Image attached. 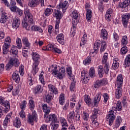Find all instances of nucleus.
I'll list each match as a JSON object with an SVG mask.
<instances>
[{"mask_svg":"<svg viewBox=\"0 0 130 130\" xmlns=\"http://www.w3.org/2000/svg\"><path fill=\"white\" fill-rule=\"evenodd\" d=\"M16 2H15V0H11L10 2V9L12 12H16L17 11V7L15 6H16Z\"/></svg>","mask_w":130,"mask_h":130,"instance_id":"39","label":"nucleus"},{"mask_svg":"<svg viewBox=\"0 0 130 130\" xmlns=\"http://www.w3.org/2000/svg\"><path fill=\"white\" fill-rule=\"evenodd\" d=\"M121 122H122L121 117L120 116H118L116 120V123H115L114 127L116 128H118L120 125Z\"/></svg>","mask_w":130,"mask_h":130,"instance_id":"47","label":"nucleus"},{"mask_svg":"<svg viewBox=\"0 0 130 130\" xmlns=\"http://www.w3.org/2000/svg\"><path fill=\"white\" fill-rule=\"evenodd\" d=\"M17 66V58L15 56L10 57L8 63L6 64L5 68L7 71H10L13 67Z\"/></svg>","mask_w":130,"mask_h":130,"instance_id":"4","label":"nucleus"},{"mask_svg":"<svg viewBox=\"0 0 130 130\" xmlns=\"http://www.w3.org/2000/svg\"><path fill=\"white\" fill-rule=\"evenodd\" d=\"M130 19V13L124 14L122 16V23L124 28H126L128 26L129 20Z\"/></svg>","mask_w":130,"mask_h":130,"instance_id":"9","label":"nucleus"},{"mask_svg":"<svg viewBox=\"0 0 130 130\" xmlns=\"http://www.w3.org/2000/svg\"><path fill=\"white\" fill-rule=\"evenodd\" d=\"M31 99H30L28 103V107L30 111L34 112V109H35V102H34V99L33 98H30Z\"/></svg>","mask_w":130,"mask_h":130,"instance_id":"31","label":"nucleus"},{"mask_svg":"<svg viewBox=\"0 0 130 130\" xmlns=\"http://www.w3.org/2000/svg\"><path fill=\"white\" fill-rule=\"evenodd\" d=\"M59 121L61 127H68V122L64 117H60L59 118Z\"/></svg>","mask_w":130,"mask_h":130,"instance_id":"36","label":"nucleus"},{"mask_svg":"<svg viewBox=\"0 0 130 130\" xmlns=\"http://www.w3.org/2000/svg\"><path fill=\"white\" fill-rule=\"evenodd\" d=\"M79 22V19H72L73 29H76V26Z\"/></svg>","mask_w":130,"mask_h":130,"instance_id":"57","label":"nucleus"},{"mask_svg":"<svg viewBox=\"0 0 130 130\" xmlns=\"http://www.w3.org/2000/svg\"><path fill=\"white\" fill-rule=\"evenodd\" d=\"M43 91V87L41 85H37L33 90V93L35 94H38L41 93Z\"/></svg>","mask_w":130,"mask_h":130,"instance_id":"25","label":"nucleus"},{"mask_svg":"<svg viewBox=\"0 0 130 130\" xmlns=\"http://www.w3.org/2000/svg\"><path fill=\"white\" fill-rule=\"evenodd\" d=\"M48 70L49 72H52L53 75H55L56 77L58 75V71L56 66L54 67L53 65H52L51 67L48 69Z\"/></svg>","mask_w":130,"mask_h":130,"instance_id":"29","label":"nucleus"},{"mask_svg":"<svg viewBox=\"0 0 130 130\" xmlns=\"http://www.w3.org/2000/svg\"><path fill=\"white\" fill-rule=\"evenodd\" d=\"M108 83V80L107 79H103L102 80H98L95 81L94 84V87L95 88H98L104 85H106Z\"/></svg>","mask_w":130,"mask_h":130,"instance_id":"10","label":"nucleus"},{"mask_svg":"<svg viewBox=\"0 0 130 130\" xmlns=\"http://www.w3.org/2000/svg\"><path fill=\"white\" fill-rule=\"evenodd\" d=\"M56 39L59 44H61L62 45H63L64 44V39L63 34L61 33L58 35L56 37Z\"/></svg>","mask_w":130,"mask_h":130,"instance_id":"28","label":"nucleus"},{"mask_svg":"<svg viewBox=\"0 0 130 130\" xmlns=\"http://www.w3.org/2000/svg\"><path fill=\"white\" fill-rule=\"evenodd\" d=\"M100 115V111L98 108H94L92 111V114L91 115L90 118L91 120H97L98 117Z\"/></svg>","mask_w":130,"mask_h":130,"instance_id":"14","label":"nucleus"},{"mask_svg":"<svg viewBox=\"0 0 130 130\" xmlns=\"http://www.w3.org/2000/svg\"><path fill=\"white\" fill-rule=\"evenodd\" d=\"M24 15L25 18L22 20V27L25 28L26 30H30V26L28 24V20L30 24H33V15L31 14L29 10H25L24 11Z\"/></svg>","mask_w":130,"mask_h":130,"instance_id":"2","label":"nucleus"},{"mask_svg":"<svg viewBox=\"0 0 130 130\" xmlns=\"http://www.w3.org/2000/svg\"><path fill=\"white\" fill-rule=\"evenodd\" d=\"M69 7V3L67 1H65L64 2L60 1L59 4V9H62V11L63 13L66 12V10Z\"/></svg>","mask_w":130,"mask_h":130,"instance_id":"13","label":"nucleus"},{"mask_svg":"<svg viewBox=\"0 0 130 130\" xmlns=\"http://www.w3.org/2000/svg\"><path fill=\"white\" fill-rule=\"evenodd\" d=\"M36 113V111H34L32 115L29 114L27 115L28 123L31 124L32 125H34V120L37 118V114Z\"/></svg>","mask_w":130,"mask_h":130,"instance_id":"11","label":"nucleus"},{"mask_svg":"<svg viewBox=\"0 0 130 130\" xmlns=\"http://www.w3.org/2000/svg\"><path fill=\"white\" fill-rule=\"evenodd\" d=\"M40 63H34L32 64V70L31 71V73L32 74V75L34 76H35L36 74L38 73L39 68L38 67V66Z\"/></svg>","mask_w":130,"mask_h":130,"instance_id":"22","label":"nucleus"},{"mask_svg":"<svg viewBox=\"0 0 130 130\" xmlns=\"http://www.w3.org/2000/svg\"><path fill=\"white\" fill-rule=\"evenodd\" d=\"M66 75V71L59 70L57 75V78L59 79H62Z\"/></svg>","mask_w":130,"mask_h":130,"instance_id":"37","label":"nucleus"},{"mask_svg":"<svg viewBox=\"0 0 130 130\" xmlns=\"http://www.w3.org/2000/svg\"><path fill=\"white\" fill-rule=\"evenodd\" d=\"M11 116H12V113L8 114L6 117H5V119L4 121L3 125L5 128H7L8 127V124L9 123V122L10 121V119L11 118Z\"/></svg>","mask_w":130,"mask_h":130,"instance_id":"30","label":"nucleus"},{"mask_svg":"<svg viewBox=\"0 0 130 130\" xmlns=\"http://www.w3.org/2000/svg\"><path fill=\"white\" fill-rule=\"evenodd\" d=\"M54 98V94L51 92H49L46 96H45V100L46 102L49 105H51V101Z\"/></svg>","mask_w":130,"mask_h":130,"instance_id":"24","label":"nucleus"},{"mask_svg":"<svg viewBox=\"0 0 130 130\" xmlns=\"http://www.w3.org/2000/svg\"><path fill=\"white\" fill-rule=\"evenodd\" d=\"M116 106V108L118 111H121L122 110L121 103L120 101H117Z\"/></svg>","mask_w":130,"mask_h":130,"instance_id":"63","label":"nucleus"},{"mask_svg":"<svg viewBox=\"0 0 130 130\" xmlns=\"http://www.w3.org/2000/svg\"><path fill=\"white\" fill-rule=\"evenodd\" d=\"M53 48V45L49 44L46 47H43L42 50L43 51H51Z\"/></svg>","mask_w":130,"mask_h":130,"instance_id":"60","label":"nucleus"},{"mask_svg":"<svg viewBox=\"0 0 130 130\" xmlns=\"http://www.w3.org/2000/svg\"><path fill=\"white\" fill-rule=\"evenodd\" d=\"M59 100V103L61 105H63V104L65 103V100H64V93H61L59 95V97L58 98Z\"/></svg>","mask_w":130,"mask_h":130,"instance_id":"51","label":"nucleus"},{"mask_svg":"<svg viewBox=\"0 0 130 130\" xmlns=\"http://www.w3.org/2000/svg\"><path fill=\"white\" fill-rule=\"evenodd\" d=\"M44 118H46V122L47 123H49L50 121H51L52 123H59L57 117L54 114H48L47 115V117H45Z\"/></svg>","mask_w":130,"mask_h":130,"instance_id":"7","label":"nucleus"},{"mask_svg":"<svg viewBox=\"0 0 130 130\" xmlns=\"http://www.w3.org/2000/svg\"><path fill=\"white\" fill-rule=\"evenodd\" d=\"M115 83L117 87H122L123 84V78L122 74H120L117 76Z\"/></svg>","mask_w":130,"mask_h":130,"instance_id":"15","label":"nucleus"},{"mask_svg":"<svg viewBox=\"0 0 130 130\" xmlns=\"http://www.w3.org/2000/svg\"><path fill=\"white\" fill-rule=\"evenodd\" d=\"M44 72L42 71L41 74L39 75V81L44 86L46 85V82L44 78Z\"/></svg>","mask_w":130,"mask_h":130,"instance_id":"41","label":"nucleus"},{"mask_svg":"<svg viewBox=\"0 0 130 130\" xmlns=\"http://www.w3.org/2000/svg\"><path fill=\"white\" fill-rule=\"evenodd\" d=\"M116 116L114 115L113 112L109 113L106 117V120L109 121V125L111 126L115 119Z\"/></svg>","mask_w":130,"mask_h":130,"instance_id":"12","label":"nucleus"},{"mask_svg":"<svg viewBox=\"0 0 130 130\" xmlns=\"http://www.w3.org/2000/svg\"><path fill=\"white\" fill-rule=\"evenodd\" d=\"M7 20H8V16L7 15L2 14L0 19V22L2 24H5V23L7 22Z\"/></svg>","mask_w":130,"mask_h":130,"instance_id":"52","label":"nucleus"},{"mask_svg":"<svg viewBox=\"0 0 130 130\" xmlns=\"http://www.w3.org/2000/svg\"><path fill=\"white\" fill-rule=\"evenodd\" d=\"M84 100L85 101V102L86 103V104H87V105L88 106V107H90L92 105V100L90 98V97L87 95V94H85L84 96Z\"/></svg>","mask_w":130,"mask_h":130,"instance_id":"32","label":"nucleus"},{"mask_svg":"<svg viewBox=\"0 0 130 130\" xmlns=\"http://www.w3.org/2000/svg\"><path fill=\"white\" fill-rule=\"evenodd\" d=\"M89 115L88 113L84 111L83 112V119L85 121L84 122H89Z\"/></svg>","mask_w":130,"mask_h":130,"instance_id":"55","label":"nucleus"},{"mask_svg":"<svg viewBox=\"0 0 130 130\" xmlns=\"http://www.w3.org/2000/svg\"><path fill=\"white\" fill-rule=\"evenodd\" d=\"M31 31H39L40 33H42L43 32V30L42 28L37 25H33L30 28Z\"/></svg>","mask_w":130,"mask_h":130,"instance_id":"42","label":"nucleus"},{"mask_svg":"<svg viewBox=\"0 0 130 130\" xmlns=\"http://www.w3.org/2000/svg\"><path fill=\"white\" fill-rule=\"evenodd\" d=\"M100 37L104 40H107L109 37V34L106 29L103 28L101 30Z\"/></svg>","mask_w":130,"mask_h":130,"instance_id":"21","label":"nucleus"},{"mask_svg":"<svg viewBox=\"0 0 130 130\" xmlns=\"http://www.w3.org/2000/svg\"><path fill=\"white\" fill-rule=\"evenodd\" d=\"M95 55L94 54H92V53H91V54L90 55V56H88L84 60H83V64L85 65V66H87V65H89L91 62V56L92 57H94Z\"/></svg>","mask_w":130,"mask_h":130,"instance_id":"34","label":"nucleus"},{"mask_svg":"<svg viewBox=\"0 0 130 130\" xmlns=\"http://www.w3.org/2000/svg\"><path fill=\"white\" fill-rule=\"evenodd\" d=\"M123 89L121 87H117V89L115 91V98L119 99L121 98L122 95Z\"/></svg>","mask_w":130,"mask_h":130,"instance_id":"20","label":"nucleus"},{"mask_svg":"<svg viewBox=\"0 0 130 130\" xmlns=\"http://www.w3.org/2000/svg\"><path fill=\"white\" fill-rule=\"evenodd\" d=\"M98 74L100 78H102L104 75V71L103 67L102 65H100L98 67Z\"/></svg>","mask_w":130,"mask_h":130,"instance_id":"40","label":"nucleus"},{"mask_svg":"<svg viewBox=\"0 0 130 130\" xmlns=\"http://www.w3.org/2000/svg\"><path fill=\"white\" fill-rule=\"evenodd\" d=\"M80 13L78 11L75 10L72 13V16L73 19H79L80 18Z\"/></svg>","mask_w":130,"mask_h":130,"instance_id":"49","label":"nucleus"},{"mask_svg":"<svg viewBox=\"0 0 130 130\" xmlns=\"http://www.w3.org/2000/svg\"><path fill=\"white\" fill-rule=\"evenodd\" d=\"M42 110L45 113L44 117L45 118L47 117V115H48L50 111H51V108L50 107H48L47 104H42Z\"/></svg>","mask_w":130,"mask_h":130,"instance_id":"18","label":"nucleus"},{"mask_svg":"<svg viewBox=\"0 0 130 130\" xmlns=\"http://www.w3.org/2000/svg\"><path fill=\"white\" fill-rule=\"evenodd\" d=\"M11 55L12 56H17V46L12 45L11 49H10Z\"/></svg>","mask_w":130,"mask_h":130,"instance_id":"38","label":"nucleus"},{"mask_svg":"<svg viewBox=\"0 0 130 130\" xmlns=\"http://www.w3.org/2000/svg\"><path fill=\"white\" fill-rule=\"evenodd\" d=\"M0 104L6 108L4 110L5 113L9 112L10 110V102H5L4 98L0 96Z\"/></svg>","mask_w":130,"mask_h":130,"instance_id":"8","label":"nucleus"},{"mask_svg":"<svg viewBox=\"0 0 130 130\" xmlns=\"http://www.w3.org/2000/svg\"><path fill=\"white\" fill-rule=\"evenodd\" d=\"M90 79L88 72L83 70L81 73V80L83 84L88 83Z\"/></svg>","mask_w":130,"mask_h":130,"instance_id":"6","label":"nucleus"},{"mask_svg":"<svg viewBox=\"0 0 130 130\" xmlns=\"http://www.w3.org/2000/svg\"><path fill=\"white\" fill-rule=\"evenodd\" d=\"M82 127L84 130L89 129V121H84L82 122Z\"/></svg>","mask_w":130,"mask_h":130,"instance_id":"56","label":"nucleus"},{"mask_svg":"<svg viewBox=\"0 0 130 130\" xmlns=\"http://www.w3.org/2000/svg\"><path fill=\"white\" fill-rule=\"evenodd\" d=\"M87 41V35L86 33H85L83 36L82 38H81V41L80 42V46L82 48H84V45L86 44Z\"/></svg>","mask_w":130,"mask_h":130,"instance_id":"26","label":"nucleus"},{"mask_svg":"<svg viewBox=\"0 0 130 130\" xmlns=\"http://www.w3.org/2000/svg\"><path fill=\"white\" fill-rule=\"evenodd\" d=\"M53 16L56 18V20L60 21L63 17V14L60 11L55 9L53 13Z\"/></svg>","mask_w":130,"mask_h":130,"instance_id":"16","label":"nucleus"},{"mask_svg":"<svg viewBox=\"0 0 130 130\" xmlns=\"http://www.w3.org/2000/svg\"><path fill=\"white\" fill-rule=\"evenodd\" d=\"M31 57L34 61L33 63L40 64V55L37 52H32Z\"/></svg>","mask_w":130,"mask_h":130,"instance_id":"17","label":"nucleus"},{"mask_svg":"<svg viewBox=\"0 0 130 130\" xmlns=\"http://www.w3.org/2000/svg\"><path fill=\"white\" fill-rule=\"evenodd\" d=\"M53 12V10L52 9L47 8L44 12V14L45 16H49Z\"/></svg>","mask_w":130,"mask_h":130,"instance_id":"59","label":"nucleus"},{"mask_svg":"<svg viewBox=\"0 0 130 130\" xmlns=\"http://www.w3.org/2000/svg\"><path fill=\"white\" fill-rule=\"evenodd\" d=\"M11 46V38L9 37H8L6 40L5 44L3 47V54H7L9 52V48Z\"/></svg>","mask_w":130,"mask_h":130,"instance_id":"5","label":"nucleus"},{"mask_svg":"<svg viewBox=\"0 0 130 130\" xmlns=\"http://www.w3.org/2000/svg\"><path fill=\"white\" fill-rule=\"evenodd\" d=\"M88 76H89V77H91V78H93L95 76V71L94 67L90 68Z\"/></svg>","mask_w":130,"mask_h":130,"instance_id":"48","label":"nucleus"},{"mask_svg":"<svg viewBox=\"0 0 130 130\" xmlns=\"http://www.w3.org/2000/svg\"><path fill=\"white\" fill-rule=\"evenodd\" d=\"M121 45L122 46H126V45L128 43L127 37L126 36H123L121 39Z\"/></svg>","mask_w":130,"mask_h":130,"instance_id":"53","label":"nucleus"},{"mask_svg":"<svg viewBox=\"0 0 130 130\" xmlns=\"http://www.w3.org/2000/svg\"><path fill=\"white\" fill-rule=\"evenodd\" d=\"M109 59L108 58V53L107 52H105L102 57V62L103 63H109V62H108V60Z\"/></svg>","mask_w":130,"mask_h":130,"instance_id":"44","label":"nucleus"},{"mask_svg":"<svg viewBox=\"0 0 130 130\" xmlns=\"http://www.w3.org/2000/svg\"><path fill=\"white\" fill-rule=\"evenodd\" d=\"M107 48V44L105 41H101L100 40H96L94 43L93 50L94 51L92 52V54H94L96 55L99 52L100 49V53L102 54L105 52Z\"/></svg>","mask_w":130,"mask_h":130,"instance_id":"1","label":"nucleus"},{"mask_svg":"<svg viewBox=\"0 0 130 130\" xmlns=\"http://www.w3.org/2000/svg\"><path fill=\"white\" fill-rule=\"evenodd\" d=\"M48 87L49 88V90L51 92H52L51 93H52L54 94H57L58 93V91L57 88L54 86L52 84H49L48 85Z\"/></svg>","mask_w":130,"mask_h":130,"instance_id":"23","label":"nucleus"},{"mask_svg":"<svg viewBox=\"0 0 130 130\" xmlns=\"http://www.w3.org/2000/svg\"><path fill=\"white\" fill-rule=\"evenodd\" d=\"M71 80L73 81L71 82V84L70 86V89L72 92H73L74 91L75 87L76 86V81L74 80V77H73V78L71 79Z\"/></svg>","mask_w":130,"mask_h":130,"instance_id":"46","label":"nucleus"},{"mask_svg":"<svg viewBox=\"0 0 130 130\" xmlns=\"http://www.w3.org/2000/svg\"><path fill=\"white\" fill-rule=\"evenodd\" d=\"M122 48H121L120 52L122 55L126 54L128 51L127 47L126 46L123 45Z\"/></svg>","mask_w":130,"mask_h":130,"instance_id":"61","label":"nucleus"},{"mask_svg":"<svg viewBox=\"0 0 130 130\" xmlns=\"http://www.w3.org/2000/svg\"><path fill=\"white\" fill-rule=\"evenodd\" d=\"M27 105V101L23 100L20 104V108L21 110H25L26 109V106Z\"/></svg>","mask_w":130,"mask_h":130,"instance_id":"54","label":"nucleus"},{"mask_svg":"<svg viewBox=\"0 0 130 130\" xmlns=\"http://www.w3.org/2000/svg\"><path fill=\"white\" fill-rule=\"evenodd\" d=\"M123 65L125 68L130 67V54L126 55Z\"/></svg>","mask_w":130,"mask_h":130,"instance_id":"35","label":"nucleus"},{"mask_svg":"<svg viewBox=\"0 0 130 130\" xmlns=\"http://www.w3.org/2000/svg\"><path fill=\"white\" fill-rule=\"evenodd\" d=\"M27 81L28 82L29 85L31 86L33 85V83H34V80H33V77H32V74H28L27 76Z\"/></svg>","mask_w":130,"mask_h":130,"instance_id":"50","label":"nucleus"},{"mask_svg":"<svg viewBox=\"0 0 130 130\" xmlns=\"http://www.w3.org/2000/svg\"><path fill=\"white\" fill-rule=\"evenodd\" d=\"M103 64H105L104 67V73L106 75H108L109 74V71H110V64L109 63H103Z\"/></svg>","mask_w":130,"mask_h":130,"instance_id":"43","label":"nucleus"},{"mask_svg":"<svg viewBox=\"0 0 130 130\" xmlns=\"http://www.w3.org/2000/svg\"><path fill=\"white\" fill-rule=\"evenodd\" d=\"M113 37L114 42H118L119 41V36L118 35V34L116 33V32H114L113 34Z\"/></svg>","mask_w":130,"mask_h":130,"instance_id":"62","label":"nucleus"},{"mask_svg":"<svg viewBox=\"0 0 130 130\" xmlns=\"http://www.w3.org/2000/svg\"><path fill=\"white\" fill-rule=\"evenodd\" d=\"M22 42L24 45L23 48V49H30L31 48V43L29 42V40L27 38H24L22 39Z\"/></svg>","mask_w":130,"mask_h":130,"instance_id":"19","label":"nucleus"},{"mask_svg":"<svg viewBox=\"0 0 130 130\" xmlns=\"http://www.w3.org/2000/svg\"><path fill=\"white\" fill-rule=\"evenodd\" d=\"M40 0H30L28 3V5L31 8L36 7L40 4Z\"/></svg>","mask_w":130,"mask_h":130,"instance_id":"27","label":"nucleus"},{"mask_svg":"<svg viewBox=\"0 0 130 130\" xmlns=\"http://www.w3.org/2000/svg\"><path fill=\"white\" fill-rule=\"evenodd\" d=\"M75 113L74 111H71L68 115V120L69 122H71V120L72 121L73 120L75 119Z\"/></svg>","mask_w":130,"mask_h":130,"instance_id":"45","label":"nucleus"},{"mask_svg":"<svg viewBox=\"0 0 130 130\" xmlns=\"http://www.w3.org/2000/svg\"><path fill=\"white\" fill-rule=\"evenodd\" d=\"M122 12H127L130 8V0H122V2H120L118 5Z\"/></svg>","mask_w":130,"mask_h":130,"instance_id":"3","label":"nucleus"},{"mask_svg":"<svg viewBox=\"0 0 130 130\" xmlns=\"http://www.w3.org/2000/svg\"><path fill=\"white\" fill-rule=\"evenodd\" d=\"M67 73L70 77V80L71 79H72V78H73V77H74L72 74V68L71 67L67 68Z\"/></svg>","mask_w":130,"mask_h":130,"instance_id":"58","label":"nucleus"},{"mask_svg":"<svg viewBox=\"0 0 130 130\" xmlns=\"http://www.w3.org/2000/svg\"><path fill=\"white\" fill-rule=\"evenodd\" d=\"M92 123H91V126L93 127L94 128H98L99 125V122L97 121V120H91Z\"/></svg>","mask_w":130,"mask_h":130,"instance_id":"64","label":"nucleus"},{"mask_svg":"<svg viewBox=\"0 0 130 130\" xmlns=\"http://www.w3.org/2000/svg\"><path fill=\"white\" fill-rule=\"evenodd\" d=\"M92 12L91 10L86 9V20L87 22H91V19L92 18Z\"/></svg>","mask_w":130,"mask_h":130,"instance_id":"33","label":"nucleus"}]
</instances>
